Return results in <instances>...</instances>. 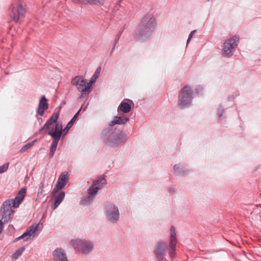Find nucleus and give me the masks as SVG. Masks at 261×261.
<instances>
[{"mask_svg": "<svg viewBox=\"0 0 261 261\" xmlns=\"http://www.w3.org/2000/svg\"><path fill=\"white\" fill-rule=\"evenodd\" d=\"M156 24L153 14L146 13L141 18L135 31V39L139 41L146 40L154 31Z\"/></svg>", "mask_w": 261, "mask_h": 261, "instance_id": "f257e3e1", "label": "nucleus"}, {"mask_svg": "<svg viewBox=\"0 0 261 261\" xmlns=\"http://www.w3.org/2000/svg\"><path fill=\"white\" fill-rule=\"evenodd\" d=\"M26 193L25 189H21L15 198L8 199L3 203L0 208V216L5 223L11 222L13 219L15 208L19 206L20 204L23 200Z\"/></svg>", "mask_w": 261, "mask_h": 261, "instance_id": "f03ea898", "label": "nucleus"}, {"mask_svg": "<svg viewBox=\"0 0 261 261\" xmlns=\"http://www.w3.org/2000/svg\"><path fill=\"white\" fill-rule=\"evenodd\" d=\"M94 82V81H91L88 83L82 76H76L71 81L72 85L75 86L77 90L81 92V94L79 97L81 99L84 98L85 95L90 93L92 85Z\"/></svg>", "mask_w": 261, "mask_h": 261, "instance_id": "7ed1b4c3", "label": "nucleus"}, {"mask_svg": "<svg viewBox=\"0 0 261 261\" xmlns=\"http://www.w3.org/2000/svg\"><path fill=\"white\" fill-rule=\"evenodd\" d=\"M10 11L9 15L12 20L18 22L24 17L26 12V6L22 2L18 0L11 5Z\"/></svg>", "mask_w": 261, "mask_h": 261, "instance_id": "20e7f679", "label": "nucleus"}, {"mask_svg": "<svg viewBox=\"0 0 261 261\" xmlns=\"http://www.w3.org/2000/svg\"><path fill=\"white\" fill-rule=\"evenodd\" d=\"M72 247L82 254H88L94 248L93 243L89 240L76 239L71 241Z\"/></svg>", "mask_w": 261, "mask_h": 261, "instance_id": "39448f33", "label": "nucleus"}, {"mask_svg": "<svg viewBox=\"0 0 261 261\" xmlns=\"http://www.w3.org/2000/svg\"><path fill=\"white\" fill-rule=\"evenodd\" d=\"M193 92L189 86H186L180 90L178 96V105L181 108L189 107L193 98Z\"/></svg>", "mask_w": 261, "mask_h": 261, "instance_id": "423d86ee", "label": "nucleus"}, {"mask_svg": "<svg viewBox=\"0 0 261 261\" xmlns=\"http://www.w3.org/2000/svg\"><path fill=\"white\" fill-rule=\"evenodd\" d=\"M62 134V124H58L56 125L55 130L54 131H48V135L51 136L53 139L51 146L50 149V156L52 157L57 148L59 141Z\"/></svg>", "mask_w": 261, "mask_h": 261, "instance_id": "0eeeda50", "label": "nucleus"}, {"mask_svg": "<svg viewBox=\"0 0 261 261\" xmlns=\"http://www.w3.org/2000/svg\"><path fill=\"white\" fill-rule=\"evenodd\" d=\"M239 38L234 36L227 40L223 45L222 55L225 57H229L233 54V51L238 46Z\"/></svg>", "mask_w": 261, "mask_h": 261, "instance_id": "6e6552de", "label": "nucleus"}, {"mask_svg": "<svg viewBox=\"0 0 261 261\" xmlns=\"http://www.w3.org/2000/svg\"><path fill=\"white\" fill-rule=\"evenodd\" d=\"M105 214L107 219L112 223H116L119 218V212L114 204L109 203L105 207Z\"/></svg>", "mask_w": 261, "mask_h": 261, "instance_id": "1a4fd4ad", "label": "nucleus"}, {"mask_svg": "<svg viewBox=\"0 0 261 261\" xmlns=\"http://www.w3.org/2000/svg\"><path fill=\"white\" fill-rule=\"evenodd\" d=\"M126 140L127 137L126 135L123 132H120L113 135L111 138L106 139L105 142L108 145L112 147H115L120 144L124 143Z\"/></svg>", "mask_w": 261, "mask_h": 261, "instance_id": "9d476101", "label": "nucleus"}, {"mask_svg": "<svg viewBox=\"0 0 261 261\" xmlns=\"http://www.w3.org/2000/svg\"><path fill=\"white\" fill-rule=\"evenodd\" d=\"M167 243L163 241L156 243L153 251L154 255L158 261H162L165 258Z\"/></svg>", "mask_w": 261, "mask_h": 261, "instance_id": "9b49d317", "label": "nucleus"}, {"mask_svg": "<svg viewBox=\"0 0 261 261\" xmlns=\"http://www.w3.org/2000/svg\"><path fill=\"white\" fill-rule=\"evenodd\" d=\"M40 230V223L33 224L31 225L27 229L26 231L24 232L21 236L17 238L16 240L22 239L24 241H28L31 238H34L36 233Z\"/></svg>", "mask_w": 261, "mask_h": 261, "instance_id": "f8f14e48", "label": "nucleus"}, {"mask_svg": "<svg viewBox=\"0 0 261 261\" xmlns=\"http://www.w3.org/2000/svg\"><path fill=\"white\" fill-rule=\"evenodd\" d=\"M177 240L176 237L175 227L172 226L170 228V239L169 243V255L171 258L175 256L176 245Z\"/></svg>", "mask_w": 261, "mask_h": 261, "instance_id": "ddd939ff", "label": "nucleus"}, {"mask_svg": "<svg viewBox=\"0 0 261 261\" xmlns=\"http://www.w3.org/2000/svg\"><path fill=\"white\" fill-rule=\"evenodd\" d=\"M59 116V113L58 112L54 114L50 118L46 121L43 126L40 129V133H42L44 130H49V131H54V126L56 128L57 119ZM58 124H60L58 123Z\"/></svg>", "mask_w": 261, "mask_h": 261, "instance_id": "4468645a", "label": "nucleus"}, {"mask_svg": "<svg viewBox=\"0 0 261 261\" xmlns=\"http://www.w3.org/2000/svg\"><path fill=\"white\" fill-rule=\"evenodd\" d=\"M68 178L67 174L62 173L59 176L57 182L53 189V193L58 192L60 190H61L66 185Z\"/></svg>", "mask_w": 261, "mask_h": 261, "instance_id": "2eb2a0df", "label": "nucleus"}, {"mask_svg": "<svg viewBox=\"0 0 261 261\" xmlns=\"http://www.w3.org/2000/svg\"><path fill=\"white\" fill-rule=\"evenodd\" d=\"M54 261H69L65 251L61 248H57L53 252Z\"/></svg>", "mask_w": 261, "mask_h": 261, "instance_id": "dca6fc26", "label": "nucleus"}, {"mask_svg": "<svg viewBox=\"0 0 261 261\" xmlns=\"http://www.w3.org/2000/svg\"><path fill=\"white\" fill-rule=\"evenodd\" d=\"M51 195L55 198L54 204L52 206V208L55 210L61 203L64 198H65V192L61 191L59 192H55L53 193V191L51 192Z\"/></svg>", "mask_w": 261, "mask_h": 261, "instance_id": "f3484780", "label": "nucleus"}, {"mask_svg": "<svg viewBox=\"0 0 261 261\" xmlns=\"http://www.w3.org/2000/svg\"><path fill=\"white\" fill-rule=\"evenodd\" d=\"M133 101L131 100H123L119 106L117 111L118 112L121 111L123 113H127L130 112L131 110V105Z\"/></svg>", "mask_w": 261, "mask_h": 261, "instance_id": "a211bd4d", "label": "nucleus"}, {"mask_svg": "<svg viewBox=\"0 0 261 261\" xmlns=\"http://www.w3.org/2000/svg\"><path fill=\"white\" fill-rule=\"evenodd\" d=\"M92 189H90V188L88 189V195L87 197H84L81 201V203L82 205H88L92 202L94 197L95 196L97 193L96 192V190L93 191Z\"/></svg>", "mask_w": 261, "mask_h": 261, "instance_id": "6ab92c4d", "label": "nucleus"}, {"mask_svg": "<svg viewBox=\"0 0 261 261\" xmlns=\"http://www.w3.org/2000/svg\"><path fill=\"white\" fill-rule=\"evenodd\" d=\"M48 108L47 99L44 95L42 96L39 101V107L37 110V114L42 116L44 114V111Z\"/></svg>", "mask_w": 261, "mask_h": 261, "instance_id": "aec40b11", "label": "nucleus"}, {"mask_svg": "<svg viewBox=\"0 0 261 261\" xmlns=\"http://www.w3.org/2000/svg\"><path fill=\"white\" fill-rule=\"evenodd\" d=\"M128 120V118L125 115L121 116H117L114 117L113 120L110 122L109 125L113 126L115 124H124Z\"/></svg>", "mask_w": 261, "mask_h": 261, "instance_id": "412c9836", "label": "nucleus"}, {"mask_svg": "<svg viewBox=\"0 0 261 261\" xmlns=\"http://www.w3.org/2000/svg\"><path fill=\"white\" fill-rule=\"evenodd\" d=\"M106 183V180L103 176H101L98 178L96 180H95L92 186L90 187V189L96 190V192L97 193L98 190L101 188Z\"/></svg>", "mask_w": 261, "mask_h": 261, "instance_id": "4be33fe9", "label": "nucleus"}, {"mask_svg": "<svg viewBox=\"0 0 261 261\" xmlns=\"http://www.w3.org/2000/svg\"><path fill=\"white\" fill-rule=\"evenodd\" d=\"M82 109H83V108H81L79 110V111L75 114V115L73 116V117L72 118V119L68 123L66 127L63 130L62 129V133L64 132V133H66L68 131V130L72 127V126L73 124V122L76 119V118H77L78 115L79 114L80 112L82 110Z\"/></svg>", "mask_w": 261, "mask_h": 261, "instance_id": "5701e85b", "label": "nucleus"}, {"mask_svg": "<svg viewBox=\"0 0 261 261\" xmlns=\"http://www.w3.org/2000/svg\"><path fill=\"white\" fill-rule=\"evenodd\" d=\"M44 188V183L43 181H41L39 185V187L37 191V198H41L45 196V195L43 194Z\"/></svg>", "mask_w": 261, "mask_h": 261, "instance_id": "b1692460", "label": "nucleus"}, {"mask_svg": "<svg viewBox=\"0 0 261 261\" xmlns=\"http://www.w3.org/2000/svg\"><path fill=\"white\" fill-rule=\"evenodd\" d=\"M24 250V247H22L18 249L15 252L12 254V258L13 260H15L22 253Z\"/></svg>", "mask_w": 261, "mask_h": 261, "instance_id": "393cba45", "label": "nucleus"}, {"mask_svg": "<svg viewBox=\"0 0 261 261\" xmlns=\"http://www.w3.org/2000/svg\"><path fill=\"white\" fill-rule=\"evenodd\" d=\"M36 140H34L32 142H29L25 144L20 149L21 152H24L27 150L29 148H30L31 146H32Z\"/></svg>", "mask_w": 261, "mask_h": 261, "instance_id": "a878e982", "label": "nucleus"}, {"mask_svg": "<svg viewBox=\"0 0 261 261\" xmlns=\"http://www.w3.org/2000/svg\"><path fill=\"white\" fill-rule=\"evenodd\" d=\"M173 168L175 172L178 174H181L184 172L183 167L180 165H175Z\"/></svg>", "mask_w": 261, "mask_h": 261, "instance_id": "bb28decb", "label": "nucleus"}, {"mask_svg": "<svg viewBox=\"0 0 261 261\" xmlns=\"http://www.w3.org/2000/svg\"><path fill=\"white\" fill-rule=\"evenodd\" d=\"M9 166V163H6L0 166V173H4L6 172Z\"/></svg>", "mask_w": 261, "mask_h": 261, "instance_id": "cd10ccee", "label": "nucleus"}, {"mask_svg": "<svg viewBox=\"0 0 261 261\" xmlns=\"http://www.w3.org/2000/svg\"><path fill=\"white\" fill-rule=\"evenodd\" d=\"M223 108L222 107L220 106L219 108L217 110V114L219 117H220L223 114Z\"/></svg>", "mask_w": 261, "mask_h": 261, "instance_id": "c85d7f7f", "label": "nucleus"}, {"mask_svg": "<svg viewBox=\"0 0 261 261\" xmlns=\"http://www.w3.org/2000/svg\"><path fill=\"white\" fill-rule=\"evenodd\" d=\"M196 30H193V31H192L190 35H189V37H188V40H187V45H188V44H189L190 40L192 39V38L193 37V35H194V34L196 33Z\"/></svg>", "mask_w": 261, "mask_h": 261, "instance_id": "c756f323", "label": "nucleus"}, {"mask_svg": "<svg viewBox=\"0 0 261 261\" xmlns=\"http://www.w3.org/2000/svg\"><path fill=\"white\" fill-rule=\"evenodd\" d=\"M120 35H118L117 36V38L115 39V41H114V46H113V47L112 48V51H113V50L114 49L115 47V46L116 45V44L118 43V40L119 39V37H120Z\"/></svg>", "mask_w": 261, "mask_h": 261, "instance_id": "7c9ffc66", "label": "nucleus"}, {"mask_svg": "<svg viewBox=\"0 0 261 261\" xmlns=\"http://www.w3.org/2000/svg\"><path fill=\"white\" fill-rule=\"evenodd\" d=\"M2 219H0V234L2 232L3 230V224L5 223L4 221H2Z\"/></svg>", "mask_w": 261, "mask_h": 261, "instance_id": "2f4dec72", "label": "nucleus"}, {"mask_svg": "<svg viewBox=\"0 0 261 261\" xmlns=\"http://www.w3.org/2000/svg\"><path fill=\"white\" fill-rule=\"evenodd\" d=\"M99 70H100V68L98 69L97 70L96 72L95 73V74H94V75L93 76V77H94V80H93V81H95V80H96L98 77V75H99V72L98 71Z\"/></svg>", "mask_w": 261, "mask_h": 261, "instance_id": "473e14b6", "label": "nucleus"}, {"mask_svg": "<svg viewBox=\"0 0 261 261\" xmlns=\"http://www.w3.org/2000/svg\"><path fill=\"white\" fill-rule=\"evenodd\" d=\"M87 106H86L85 107H84V108H83V110H86V109H87Z\"/></svg>", "mask_w": 261, "mask_h": 261, "instance_id": "72a5a7b5", "label": "nucleus"}]
</instances>
